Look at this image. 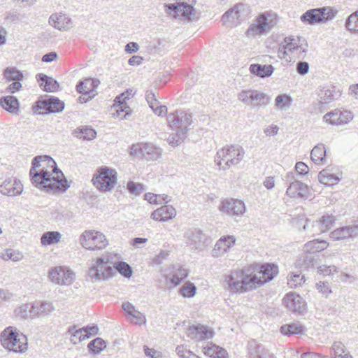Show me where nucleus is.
<instances>
[{"instance_id": "nucleus-1", "label": "nucleus", "mask_w": 358, "mask_h": 358, "mask_svg": "<svg viewBox=\"0 0 358 358\" xmlns=\"http://www.w3.org/2000/svg\"><path fill=\"white\" fill-rule=\"evenodd\" d=\"M29 171L32 183L46 192H64L69 185L56 162L49 156L35 157Z\"/></svg>"}, {"instance_id": "nucleus-2", "label": "nucleus", "mask_w": 358, "mask_h": 358, "mask_svg": "<svg viewBox=\"0 0 358 358\" xmlns=\"http://www.w3.org/2000/svg\"><path fill=\"white\" fill-rule=\"evenodd\" d=\"M255 279L243 269L231 271L224 276L223 287L230 293H243L255 289Z\"/></svg>"}, {"instance_id": "nucleus-3", "label": "nucleus", "mask_w": 358, "mask_h": 358, "mask_svg": "<svg viewBox=\"0 0 358 358\" xmlns=\"http://www.w3.org/2000/svg\"><path fill=\"white\" fill-rule=\"evenodd\" d=\"M0 343L7 350L23 353L27 350V338L16 327L9 326L0 334Z\"/></svg>"}, {"instance_id": "nucleus-4", "label": "nucleus", "mask_w": 358, "mask_h": 358, "mask_svg": "<svg viewBox=\"0 0 358 358\" xmlns=\"http://www.w3.org/2000/svg\"><path fill=\"white\" fill-rule=\"evenodd\" d=\"M114 257L108 252L94 261L87 271L92 282L103 281L111 278L115 273L113 268Z\"/></svg>"}, {"instance_id": "nucleus-5", "label": "nucleus", "mask_w": 358, "mask_h": 358, "mask_svg": "<svg viewBox=\"0 0 358 358\" xmlns=\"http://www.w3.org/2000/svg\"><path fill=\"white\" fill-rule=\"evenodd\" d=\"M245 155L244 149L239 145L223 147L217 152L215 162L220 170L226 171L231 166L238 164Z\"/></svg>"}, {"instance_id": "nucleus-6", "label": "nucleus", "mask_w": 358, "mask_h": 358, "mask_svg": "<svg viewBox=\"0 0 358 358\" xmlns=\"http://www.w3.org/2000/svg\"><path fill=\"white\" fill-rule=\"evenodd\" d=\"M277 23V16L274 13H264L261 14L250 25L245 32L248 38H255L267 34L273 28Z\"/></svg>"}, {"instance_id": "nucleus-7", "label": "nucleus", "mask_w": 358, "mask_h": 358, "mask_svg": "<svg viewBox=\"0 0 358 358\" xmlns=\"http://www.w3.org/2000/svg\"><path fill=\"white\" fill-rule=\"evenodd\" d=\"M92 180L100 191L110 192L117 183V172L108 166H101L96 170Z\"/></svg>"}, {"instance_id": "nucleus-8", "label": "nucleus", "mask_w": 358, "mask_h": 358, "mask_svg": "<svg viewBox=\"0 0 358 358\" xmlns=\"http://www.w3.org/2000/svg\"><path fill=\"white\" fill-rule=\"evenodd\" d=\"M338 10L332 7H321L310 9L301 16V20L307 24H316L325 23L333 20L337 15Z\"/></svg>"}, {"instance_id": "nucleus-9", "label": "nucleus", "mask_w": 358, "mask_h": 358, "mask_svg": "<svg viewBox=\"0 0 358 358\" xmlns=\"http://www.w3.org/2000/svg\"><path fill=\"white\" fill-rule=\"evenodd\" d=\"M237 98L243 104L254 108L265 107L270 102L268 95L252 89L242 90L238 94Z\"/></svg>"}, {"instance_id": "nucleus-10", "label": "nucleus", "mask_w": 358, "mask_h": 358, "mask_svg": "<svg viewBox=\"0 0 358 358\" xmlns=\"http://www.w3.org/2000/svg\"><path fill=\"white\" fill-rule=\"evenodd\" d=\"M306 52V49L298 44V40L286 37L278 48V56L286 61H291L294 57L303 58Z\"/></svg>"}, {"instance_id": "nucleus-11", "label": "nucleus", "mask_w": 358, "mask_h": 358, "mask_svg": "<svg viewBox=\"0 0 358 358\" xmlns=\"http://www.w3.org/2000/svg\"><path fill=\"white\" fill-rule=\"evenodd\" d=\"M81 245L90 250H102L108 245L106 236L100 231L86 230L80 236Z\"/></svg>"}, {"instance_id": "nucleus-12", "label": "nucleus", "mask_w": 358, "mask_h": 358, "mask_svg": "<svg viewBox=\"0 0 358 358\" xmlns=\"http://www.w3.org/2000/svg\"><path fill=\"white\" fill-rule=\"evenodd\" d=\"M185 2L166 4V12L173 17H181L187 20L196 17L194 5L196 0H186Z\"/></svg>"}, {"instance_id": "nucleus-13", "label": "nucleus", "mask_w": 358, "mask_h": 358, "mask_svg": "<svg viewBox=\"0 0 358 358\" xmlns=\"http://www.w3.org/2000/svg\"><path fill=\"white\" fill-rule=\"evenodd\" d=\"M48 278L51 282L58 285H70L75 280V273L66 266H55L50 268Z\"/></svg>"}, {"instance_id": "nucleus-14", "label": "nucleus", "mask_w": 358, "mask_h": 358, "mask_svg": "<svg viewBox=\"0 0 358 358\" xmlns=\"http://www.w3.org/2000/svg\"><path fill=\"white\" fill-rule=\"evenodd\" d=\"M217 208L220 212L230 217L242 216L246 210L243 201L233 198L222 199Z\"/></svg>"}, {"instance_id": "nucleus-15", "label": "nucleus", "mask_w": 358, "mask_h": 358, "mask_svg": "<svg viewBox=\"0 0 358 358\" xmlns=\"http://www.w3.org/2000/svg\"><path fill=\"white\" fill-rule=\"evenodd\" d=\"M169 126L173 130L187 132L192 122V115L183 110H176L168 115Z\"/></svg>"}, {"instance_id": "nucleus-16", "label": "nucleus", "mask_w": 358, "mask_h": 358, "mask_svg": "<svg viewBox=\"0 0 358 358\" xmlns=\"http://www.w3.org/2000/svg\"><path fill=\"white\" fill-rule=\"evenodd\" d=\"M246 15V6L240 3L225 12L222 16V21L225 26L232 27L238 25Z\"/></svg>"}, {"instance_id": "nucleus-17", "label": "nucleus", "mask_w": 358, "mask_h": 358, "mask_svg": "<svg viewBox=\"0 0 358 358\" xmlns=\"http://www.w3.org/2000/svg\"><path fill=\"white\" fill-rule=\"evenodd\" d=\"M131 155H141L148 160H156L162 155V150L151 143L134 144L130 148Z\"/></svg>"}, {"instance_id": "nucleus-18", "label": "nucleus", "mask_w": 358, "mask_h": 358, "mask_svg": "<svg viewBox=\"0 0 358 358\" xmlns=\"http://www.w3.org/2000/svg\"><path fill=\"white\" fill-rule=\"evenodd\" d=\"M353 119L352 113L347 110L336 109L325 114L323 120L331 125H343Z\"/></svg>"}, {"instance_id": "nucleus-19", "label": "nucleus", "mask_w": 358, "mask_h": 358, "mask_svg": "<svg viewBox=\"0 0 358 358\" xmlns=\"http://www.w3.org/2000/svg\"><path fill=\"white\" fill-rule=\"evenodd\" d=\"M48 22L50 25L60 31H68L73 26L72 19L64 12L52 13L48 19Z\"/></svg>"}, {"instance_id": "nucleus-20", "label": "nucleus", "mask_w": 358, "mask_h": 358, "mask_svg": "<svg viewBox=\"0 0 358 358\" xmlns=\"http://www.w3.org/2000/svg\"><path fill=\"white\" fill-rule=\"evenodd\" d=\"M38 113H59L64 108V103L58 98L50 96L37 102Z\"/></svg>"}, {"instance_id": "nucleus-21", "label": "nucleus", "mask_w": 358, "mask_h": 358, "mask_svg": "<svg viewBox=\"0 0 358 358\" xmlns=\"http://www.w3.org/2000/svg\"><path fill=\"white\" fill-rule=\"evenodd\" d=\"M283 303L287 309L294 313L303 314L306 310L305 301L300 295L294 292L287 293L283 299Z\"/></svg>"}, {"instance_id": "nucleus-22", "label": "nucleus", "mask_w": 358, "mask_h": 358, "mask_svg": "<svg viewBox=\"0 0 358 358\" xmlns=\"http://www.w3.org/2000/svg\"><path fill=\"white\" fill-rule=\"evenodd\" d=\"M278 273V267L273 264H265L261 267L259 271L257 273H252V278L255 279V289L271 280L274 276Z\"/></svg>"}, {"instance_id": "nucleus-23", "label": "nucleus", "mask_w": 358, "mask_h": 358, "mask_svg": "<svg viewBox=\"0 0 358 358\" xmlns=\"http://www.w3.org/2000/svg\"><path fill=\"white\" fill-rule=\"evenodd\" d=\"M187 336L196 342L208 340L213 338L211 329L201 324L189 326L187 330Z\"/></svg>"}, {"instance_id": "nucleus-24", "label": "nucleus", "mask_w": 358, "mask_h": 358, "mask_svg": "<svg viewBox=\"0 0 358 358\" xmlns=\"http://www.w3.org/2000/svg\"><path fill=\"white\" fill-rule=\"evenodd\" d=\"M236 241L235 236L232 235L220 237L214 245L212 250L213 257H220L228 252L234 247Z\"/></svg>"}, {"instance_id": "nucleus-25", "label": "nucleus", "mask_w": 358, "mask_h": 358, "mask_svg": "<svg viewBox=\"0 0 358 358\" xmlns=\"http://www.w3.org/2000/svg\"><path fill=\"white\" fill-rule=\"evenodd\" d=\"M23 190L21 182L15 178H8L0 186V192L4 195L14 196L20 195Z\"/></svg>"}, {"instance_id": "nucleus-26", "label": "nucleus", "mask_w": 358, "mask_h": 358, "mask_svg": "<svg viewBox=\"0 0 358 358\" xmlns=\"http://www.w3.org/2000/svg\"><path fill=\"white\" fill-rule=\"evenodd\" d=\"M308 193V186L297 180L291 182L286 191V195L293 199H307Z\"/></svg>"}, {"instance_id": "nucleus-27", "label": "nucleus", "mask_w": 358, "mask_h": 358, "mask_svg": "<svg viewBox=\"0 0 358 358\" xmlns=\"http://www.w3.org/2000/svg\"><path fill=\"white\" fill-rule=\"evenodd\" d=\"M341 92L334 86H325L318 92V104L323 106L328 104L341 96Z\"/></svg>"}, {"instance_id": "nucleus-28", "label": "nucleus", "mask_w": 358, "mask_h": 358, "mask_svg": "<svg viewBox=\"0 0 358 358\" xmlns=\"http://www.w3.org/2000/svg\"><path fill=\"white\" fill-rule=\"evenodd\" d=\"M55 309L51 302L36 301L31 303V316L33 317H44L50 315Z\"/></svg>"}, {"instance_id": "nucleus-29", "label": "nucleus", "mask_w": 358, "mask_h": 358, "mask_svg": "<svg viewBox=\"0 0 358 358\" xmlns=\"http://www.w3.org/2000/svg\"><path fill=\"white\" fill-rule=\"evenodd\" d=\"M176 215V209L171 205H165L154 210L150 217L156 221L166 222L173 219Z\"/></svg>"}, {"instance_id": "nucleus-30", "label": "nucleus", "mask_w": 358, "mask_h": 358, "mask_svg": "<svg viewBox=\"0 0 358 358\" xmlns=\"http://www.w3.org/2000/svg\"><path fill=\"white\" fill-rule=\"evenodd\" d=\"M357 226H348L338 228L331 232L330 238L334 241H341L355 236L357 234Z\"/></svg>"}, {"instance_id": "nucleus-31", "label": "nucleus", "mask_w": 358, "mask_h": 358, "mask_svg": "<svg viewBox=\"0 0 358 358\" xmlns=\"http://www.w3.org/2000/svg\"><path fill=\"white\" fill-rule=\"evenodd\" d=\"M145 99L150 108L158 116H164L167 113L166 106L159 105V101L155 97V94L152 90H148L145 93Z\"/></svg>"}, {"instance_id": "nucleus-32", "label": "nucleus", "mask_w": 358, "mask_h": 358, "mask_svg": "<svg viewBox=\"0 0 358 358\" xmlns=\"http://www.w3.org/2000/svg\"><path fill=\"white\" fill-rule=\"evenodd\" d=\"M188 275L187 270L180 265L173 267L172 273L166 275V279L173 285H179Z\"/></svg>"}, {"instance_id": "nucleus-33", "label": "nucleus", "mask_w": 358, "mask_h": 358, "mask_svg": "<svg viewBox=\"0 0 358 358\" xmlns=\"http://www.w3.org/2000/svg\"><path fill=\"white\" fill-rule=\"evenodd\" d=\"M0 105L8 112L14 115H18L20 111L19 101L15 96H6L2 97L0 99Z\"/></svg>"}, {"instance_id": "nucleus-34", "label": "nucleus", "mask_w": 358, "mask_h": 358, "mask_svg": "<svg viewBox=\"0 0 358 358\" xmlns=\"http://www.w3.org/2000/svg\"><path fill=\"white\" fill-rule=\"evenodd\" d=\"M329 246V243L324 240L315 239L306 243L303 248V252L313 254L321 252Z\"/></svg>"}, {"instance_id": "nucleus-35", "label": "nucleus", "mask_w": 358, "mask_h": 358, "mask_svg": "<svg viewBox=\"0 0 358 358\" xmlns=\"http://www.w3.org/2000/svg\"><path fill=\"white\" fill-rule=\"evenodd\" d=\"M310 159L315 164L323 165L327 163L326 148L324 144H318L313 148Z\"/></svg>"}, {"instance_id": "nucleus-36", "label": "nucleus", "mask_w": 358, "mask_h": 358, "mask_svg": "<svg viewBox=\"0 0 358 358\" xmlns=\"http://www.w3.org/2000/svg\"><path fill=\"white\" fill-rule=\"evenodd\" d=\"M40 86L45 92H55L59 88V83L51 77L40 73L37 75Z\"/></svg>"}, {"instance_id": "nucleus-37", "label": "nucleus", "mask_w": 358, "mask_h": 358, "mask_svg": "<svg viewBox=\"0 0 358 358\" xmlns=\"http://www.w3.org/2000/svg\"><path fill=\"white\" fill-rule=\"evenodd\" d=\"M99 81L95 79L88 78L84 81H80L77 86V91L83 95L90 94L94 92L98 86Z\"/></svg>"}, {"instance_id": "nucleus-38", "label": "nucleus", "mask_w": 358, "mask_h": 358, "mask_svg": "<svg viewBox=\"0 0 358 358\" xmlns=\"http://www.w3.org/2000/svg\"><path fill=\"white\" fill-rule=\"evenodd\" d=\"M274 68L272 65H261L252 64L250 66V71L260 78L269 77L273 73Z\"/></svg>"}, {"instance_id": "nucleus-39", "label": "nucleus", "mask_w": 358, "mask_h": 358, "mask_svg": "<svg viewBox=\"0 0 358 358\" xmlns=\"http://www.w3.org/2000/svg\"><path fill=\"white\" fill-rule=\"evenodd\" d=\"M250 358H275L262 345L251 344L250 347Z\"/></svg>"}, {"instance_id": "nucleus-40", "label": "nucleus", "mask_w": 358, "mask_h": 358, "mask_svg": "<svg viewBox=\"0 0 358 358\" xmlns=\"http://www.w3.org/2000/svg\"><path fill=\"white\" fill-rule=\"evenodd\" d=\"M280 331L285 336L301 334L304 331V327L299 322H296L282 325Z\"/></svg>"}, {"instance_id": "nucleus-41", "label": "nucleus", "mask_w": 358, "mask_h": 358, "mask_svg": "<svg viewBox=\"0 0 358 358\" xmlns=\"http://www.w3.org/2000/svg\"><path fill=\"white\" fill-rule=\"evenodd\" d=\"M292 103V98L287 94L278 95L274 101V107L278 110H286L290 108Z\"/></svg>"}, {"instance_id": "nucleus-42", "label": "nucleus", "mask_w": 358, "mask_h": 358, "mask_svg": "<svg viewBox=\"0 0 358 358\" xmlns=\"http://www.w3.org/2000/svg\"><path fill=\"white\" fill-rule=\"evenodd\" d=\"M318 180L321 183L330 186L337 184L340 178L337 176L331 173L329 169H326L319 173Z\"/></svg>"}, {"instance_id": "nucleus-43", "label": "nucleus", "mask_w": 358, "mask_h": 358, "mask_svg": "<svg viewBox=\"0 0 358 358\" xmlns=\"http://www.w3.org/2000/svg\"><path fill=\"white\" fill-rule=\"evenodd\" d=\"M61 238L62 234L59 231H47L41 236V243L44 246L55 244L60 241Z\"/></svg>"}, {"instance_id": "nucleus-44", "label": "nucleus", "mask_w": 358, "mask_h": 358, "mask_svg": "<svg viewBox=\"0 0 358 358\" xmlns=\"http://www.w3.org/2000/svg\"><path fill=\"white\" fill-rule=\"evenodd\" d=\"M336 219L333 215H324L317 221V227L321 233L327 231L335 223Z\"/></svg>"}, {"instance_id": "nucleus-45", "label": "nucleus", "mask_w": 358, "mask_h": 358, "mask_svg": "<svg viewBox=\"0 0 358 358\" xmlns=\"http://www.w3.org/2000/svg\"><path fill=\"white\" fill-rule=\"evenodd\" d=\"M83 331V329H76V326L69 328L68 333L70 334V341L73 345H76L87 338L88 334H85Z\"/></svg>"}, {"instance_id": "nucleus-46", "label": "nucleus", "mask_w": 358, "mask_h": 358, "mask_svg": "<svg viewBox=\"0 0 358 358\" xmlns=\"http://www.w3.org/2000/svg\"><path fill=\"white\" fill-rule=\"evenodd\" d=\"M73 135L80 139L90 141L96 137V132L92 128L83 127L76 129Z\"/></svg>"}, {"instance_id": "nucleus-47", "label": "nucleus", "mask_w": 358, "mask_h": 358, "mask_svg": "<svg viewBox=\"0 0 358 358\" xmlns=\"http://www.w3.org/2000/svg\"><path fill=\"white\" fill-rule=\"evenodd\" d=\"M175 131L176 132L171 134L167 138L168 143L172 146L180 145L187 137V132L180 130Z\"/></svg>"}, {"instance_id": "nucleus-48", "label": "nucleus", "mask_w": 358, "mask_h": 358, "mask_svg": "<svg viewBox=\"0 0 358 358\" xmlns=\"http://www.w3.org/2000/svg\"><path fill=\"white\" fill-rule=\"evenodd\" d=\"M113 269L117 270L120 274L125 278H130L132 275L131 266L124 262H115L113 264Z\"/></svg>"}, {"instance_id": "nucleus-49", "label": "nucleus", "mask_w": 358, "mask_h": 358, "mask_svg": "<svg viewBox=\"0 0 358 358\" xmlns=\"http://www.w3.org/2000/svg\"><path fill=\"white\" fill-rule=\"evenodd\" d=\"M31 303H22L14 310V315L20 319H27L29 315H31Z\"/></svg>"}, {"instance_id": "nucleus-50", "label": "nucleus", "mask_w": 358, "mask_h": 358, "mask_svg": "<svg viewBox=\"0 0 358 358\" xmlns=\"http://www.w3.org/2000/svg\"><path fill=\"white\" fill-rule=\"evenodd\" d=\"M1 257L5 261L12 260L13 262H18L23 258V255L18 250L6 249L2 252Z\"/></svg>"}, {"instance_id": "nucleus-51", "label": "nucleus", "mask_w": 358, "mask_h": 358, "mask_svg": "<svg viewBox=\"0 0 358 358\" xmlns=\"http://www.w3.org/2000/svg\"><path fill=\"white\" fill-rule=\"evenodd\" d=\"M88 349L94 354L100 353L106 347V342L101 338H96L88 344Z\"/></svg>"}, {"instance_id": "nucleus-52", "label": "nucleus", "mask_w": 358, "mask_h": 358, "mask_svg": "<svg viewBox=\"0 0 358 358\" xmlns=\"http://www.w3.org/2000/svg\"><path fill=\"white\" fill-rule=\"evenodd\" d=\"M196 287L190 282L184 284L180 289V294L185 298L193 297L196 294Z\"/></svg>"}, {"instance_id": "nucleus-53", "label": "nucleus", "mask_w": 358, "mask_h": 358, "mask_svg": "<svg viewBox=\"0 0 358 358\" xmlns=\"http://www.w3.org/2000/svg\"><path fill=\"white\" fill-rule=\"evenodd\" d=\"M345 27L350 31L358 32V10L348 17Z\"/></svg>"}, {"instance_id": "nucleus-54", "label": "nucleus", "mask_w": 358, "mask_h": 358, "mask_svg": "<svg viewBox=\"0 0 358 358\" xmlns=\"http://www.w3.org/2000/svg\"><path fill=\"white\" fill-rule=\"evenodd\" d=\"M314 260L315 259L312 256V254L303 252V253L297 259L296 264L299 266L309 267L314 264Z\"/></svg>"}, {"instance_id": "nucleus-55", "label": "nucleus", "mask_w": 358, "mask_h": 358, "mask_svg": "<svg viewBox=\"0 0 358 358\" xmlns=\"http://www.w3.org/2000/svg\"><path fill=\"white\" fill-rule=\"evenodd\" d=\"M4 76L8 80H21L23 75L15 68H7L4 71Z\"/></svg>"}, {"instance_id": "nucleus-56", "label": "nucleus", "mask_w": 358, "mask_h": 358, "mask_svg": "<svg viewBox=\"0 0 358 358\" xmlns=\"http://www.w3.org/2000/svg\"><path fill=\"white\" fill-rule=\"evenodd\" d=\"M305 282V277L301 273H292L288 277L287 284L291 288H295L299 285H301Z\"/></svg>"}, {"instance_id": "nucleus-57", "label": "nucleus", "mask_w": 358, "mask_h": 358, "mask_svg": "<svg viewBox=\"0 0 358 358\" xmlns=\"http://www.w3.org/2000/svg\"><path fill=\"white\" fill-rule=\"evenodd\" d=\"M186 237L189 244L197 243L201 241V231L199 229H190L186 233Z\"/></svg>"}, {"instance_id": "nucleus-58", "label": "nucleus", "mask_w": 358, "mask_h": 358, "mask_svg": "<svg viewBox=\"0 0 358 358\" xmlns=\"http://www.w3.org/2000/svg\"><path fill=\"white\" fill-rule=\"evenodd\" d=\"M303 230L307 231L311 236L321 234L320 228L317 227V222L315 223L310 220H306V224L303 227Z\"/></svg>"}, {"instance_id": "nucleus-59", "label": "nucleus", "mask_w": 358, "mask_h": 358, "mask_svg": "<svg viewBox=\"0 0 358 358\" xmlns=\"http://www.w3.org/2000/svg\"><path fill=\"white\" fill-rule=\"evenodd\" d=\"M127 188L129 193L135 195H139L144 191V186L138 182L129 181L127 183Z\"/></svg>"}, {"instance_id": "nucleus-60", "label": "nucleus", "mask_w": 358, "mask_h": 358, "mask_svg": "<svg viewBox=\"0 0 358 358\" xmlns=\"http://www.w3.org/2000/svg\"><path fill=\"white\" fill-rule=\"evenodd\" d=\"M116 109V115L120 119H126L131 113V110L127 104L114 105Z\"/></svg>"}, {"instance_id": "nucleus-61", "label": "nucleus", "mask_w": 358, "mask_h": 358, "mask_svg": "<svg viewBox=\"0 0 358 358\" xmlns=\"http://www.w3.org/2000/svg\"><path fill=\"white\" fill-rule=\"evenodd\" d=\"M332 350L334 352V357H337V355L341 356L348 352L345 345L340 341H336L333 343Z\"/></svg>"}, {"instance_id": "nucleus-62", "label": "nucleus", "mask_w": 358, "mask_h": 358, "mask_svg": "<svg viewBox=\"0 0 358 358\" xmlns=\"http://www.w3.org/2000/svg\"><path fill=\"white\" fill-rule=\"evenodd\" d=\"M317 272L323 275H330L337 272V268L335 266L322 265L317 268Z\"/></svg>"}, {"instance_id": "nucleus-63", "label": "nucleus", "mask_w": 358, "mask_h": 358, "mask_svg": "<svg viewBox=\"0 0 358 358\" xmlns=\"http://www.w3.org/2000/svg\"><path fill=\"white\" fill-rule=\"evenodd\" d=\"M129 316L132 317L135 320L134 322L136 324H145L146 322L145 315L137 309H135Z\"/></svg>"}, {"instance_id": "nucleus-64", "label": "nucleus", "mask_w": 358, "mask_h": 358, "mask_svg": "<svg viewBox=\"0 0 358 358\" xmlns=\"http://www.w3.org/2000/svg\"><path fill=\"white\" fill-rule=\"evenodd\" d=\"M316 287L319 292L322 293V294H325L326 296H328L330 293H331V289L329 287V285L327 282H325L320 281L316 284Z\"/></svg>"}]
</instances>
